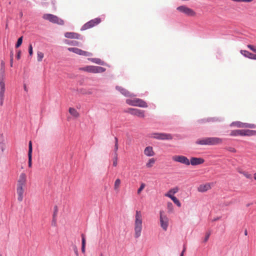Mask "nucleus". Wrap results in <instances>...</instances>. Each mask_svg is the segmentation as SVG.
<instances>
[{
	"label": "nucleus",
	"mask_w": 256,
	"mask_h": 256,
	"mask_svg": "<svg viewBox=\"0 0 256 256\" xmlns=\"http://www.w3.org/2000/svg\"><path fill=\"white\" fill-rule=\"evenodd\" d=\"M142 216L140 210L136 211L134 222V236L138 238L142 234Z\"/></svg>",
	"instance_id": "nucleus-1"
},
{
	"label": "nucleus",
	"mask_w": 256,
	"mask_h": 256,
	"mask_svg": "<svg viewBox=\"0 0 256 256\" xmlns=\"http://www.w3.org/2000/svg\"><path fill=\"white\" fill-rule=\"evenodd\" d=\"M26 174L24 173H22L18 181L16 187V192L18 195V200L20 202L23 200L24 193V188L26 186Z\"/></svg>",
	"instance_id": "nucleus-2"
},
{
	"label": "nucleus",
	"mask_w": 256,
	"mask_h": 256,
	"mask_svg": "<svg viewBox=\"0 0 256 256\" xmlns=\"http://www.w3.org/2000/svg\"><path fill=\"white\" fill-rule=\"evenodd\" d=\"M4 64H2V68H0V104L2 106L4 97V92L6 90L5 84H4Z\"/></svg>",
	"instance_id": "nucleus-3"
},
{
	"label": "nucleus",
	"mask_w": 256,
	"mask_h": 256,
	"mask_svg": "<svg viewBox=\"0 0 256 256\" xmlns=\"http://www.w3.org/2000/svg\"><path fill=\"white\" fill-rule=\"evenodd\" d=\"M42 18L44 20H48L52 23L57 24L60 25H63L64 24V21L62 20L52 14H44L42 16Z\"/></svg>",
	"instance_id": "nucleus-4"
},
{
	"label": "nucleus",
	"mask_w": 256,
	"mask_h": 256,
	"mask_svg": "<svg viewBox=\"0 0 256 256\" xmlns=\"http://www.w3.org/2000/svg\"><path fill=\"white\" fill-rule=\"evenodd\" d=\"M126 103L130 106L141 108H147L148 106L146 102L138 98L133 100L128 99L126 100Z\"/></svg>",
	"instance_id": "nucleus-5"
},
{
	"label": "nucleus",
	"mask_w": 256,
	"mask_h": 256,
	"mask_svg": "<svg viewBox=\"0 0 256 256\" xmlns=\"http://www.w3.org/2000/svg\"><path fill=\"white\" fill-rule=\"evenodd\" d=\"M82 70L91 73H102L106 71V68L98 66H88L81 68Z\"/></svg>",
	"instance_id": "nucleus-6"
},
{
	"label": "nucleus",
	"mask_w": 256,
	"mask_h": 256,
	"mask_svg": "<svg viewBox=\"0 0 256 256\" xmlns=\"http://www.w3.org/2000/svg\"><path fill=\"white\" fill-rule=\"evenodd\" d=\"M160 226L163 230L166 231L168 228L169 220L163 210H160Z\"/></svg>",
	"instance_id": "nucleus-7"
},
{
	"label": "nucleus",
	"mask_w": 256,
	"mask_h": 256,
	"mask_svg": "<svg viewBox=\"0 0 256 256\" xmlns=\"http://www.w3.org/2000/svg\"><path fill=\"white\" fill-rule=\"evenodd\" d=\"M176 10L188 16H196V12L192 9L184 5L178 6Z\"/></svg>",
	"instance_id": "nucleus-8"
},
{
	"label": "nucleus",
	"mask_w": 256,
	"mask_h": 256,
	"mask_svg": "<svg viewBox=\"0 0 256 256\" xmlns=\"http://www.w3.org/2000/svg\"><path fill=\"white\" fill-rule=\"evenodd\" d=\"M247 46L250 50L255 52L256 54H253L246 50H241L240 53L245 57L248 58L250 59L256 60V46L251 44H248Z\"/></svg>",
	"instance_id": "nucleus-9"
},
{
	"label": "nucleus",
	"mask_w": 256,
	"mask_h": 256,
	"mask_svg": "<svg viewBox=\"0 0 256 256\" xmlns=\"http://www.w3.org/2000/svg\"><path fill=\"white\" fill-rule=\"evenodd\" d=\"M101 22L100 18H96L85 24L82 28V30H86L98 24Z\"/></svg>",
	"instance_id": "nucleus-10"
},
{
	"label": "nucleus",
	"mask_w": 256,
	"mask_h": 256,
	"mask_svg": "<svg viewBox=\"0 0 256 256\" xmlns=\"http://www.w3.org/2000/svg\"><path fill=\"white\" fill-rule=\"evenodd\" d=\"M230 126H236L240 128H254L256 126L254 124L244 123L240 122H232L230 124Z\"/></svg>",
	"instance_id": "nucleus-11"
},
{
	"label": "nucleus",
	"mask_w": 256,
	"mask_h": 256,
	"mask_svg": "<svg viewBox=\"0 0 256 256\" xmlns=\"http://www.w3.org/2000/svg\"><path fill=\"white\" fill-rule=\"evenodd\" d=\"M172 160L174 161L178 162L187 166L190 164L189 160L186 157L183 156H172Z\"/></svg>",
	"instance_id": "nucleus-12"
},
{
	"label": "nucleus",
	"mask_w": 256,
	"mask_h": 256,
	"mask_svg": "<svg viewBox=\"0 0 256 256\" xmlns=\"http://www.w3.org/2000/svg\"><path fill=\"white\" fill-rule=\"evenodd\" d=\"M152 138L161 140H172V136L170 134L166 133H154L152 134Z\"/></svg>",
	"instance_id": "nucleus-13"
},
{
	"label": "nucleus",
	"mask_w": 256,
	"mask_h": 256,
	"mask_svg": "<svg viewBox=\"0 0 256 256\" xmlns=\"http://www.w3.org/2000/svg\"><path fill=\"white\" fill-rule=\"evenodd\" d=\"M127 112L131 114L136 116L140 118H144L145 116L144 111L136 108H129L127 110Z\"/></svg>",
	"instance_id": "nucleus-14"
},
{
	"label": "nucleus",
	"mask_w": 256,
	"mask_h": 256,
	"mask_svg": "<svg viewBox=\"0 0 256 256\" xmlns=\"http://www.w3.org/2000/svg\"><path fill=\"white\" fill-rule=\"evenodd\" d=\"M68 50L79 55H82L86 56H92V53L84 51L76 48H68Z\"/></svg>",
	"instance_id": "nucleus-15"
},
{
	"label": "nucleus",
	"mask_w": 256,
	"mask_h": 256,
	"mask_svg": "<svg viewBox=\"0 0 256 256\" xmlns=\"http://www.w3.org/2000/svg\"><path fill=\"white\" fill-rule=\"evenodd\" d=\"M116 90L119 91L122 94H123L125 96L132 97V96H134V95L133 94L131 93L130 92L128 91L127 90H126V88H124L122 86H116Z\"/></svg>",
	"instance_id": "nucleus-16"
},
{
	"label": "nucleus",
	"mask_w": 256,
	"mask_h": 256,
	"mask_svg": "<svg viewBox=\"0 0 256 256\" xmlns=\"http://www.w3.org/2000/svg\"><path fill=\"white\" fill-rule=\"evenodd\" d=\"M208 139L209 145H216L222 142V138L217 137H209Z\"/></svg>",
	"instance_id": "nucleus-17"
},
{
	"label": "nucleus",
	"mask_w": 256,
	"mask_h": 256,
	"mask_svg": "<svg viewBox=\"0 0 256 256\" xmlns=\"http://www.w3.org/2000/svg\"><path fill=\"white\" fill-rule=\"evenodd\" d=\"M211 188V184L210 183H206L202 184L199 186L198 188V190L200 192H204Z\"/></svg>",
	"instance_id": "nucleus-18"
},
{
	"label": "nucleus",
	"mask_w": 256,
	"mask_h": 256,
	"mask_svg": "<svg viewBox=\"0 0 256 256\" xmlns=\"http://www.w3.org/2000/svg\"><path fill=\"white\" fill-rule=\"evenodd\" d=\"M204 160L202 158H198L192 157L190 158V164L192 166H196L202 164L204 162Z\"/></svg>",
	"instance_id": "nucleus-19"
},
{
	"label": "nucleus",
	"mask_w": 256,
	"mask_h": 256,
	"mask_svg": "<svg viewBox=\"0 0 256 256\" xmlns=\"http://www.w3.org/2000/svg\"><path fill=\"white\" fill-rule=\"evenodd\" d=\"M32 142L31 141L29 142L28 143V167L31 168L32 165Z\"/></svg>",
	"instance_id": "nucleus-20"
},
{
	"label": "nucleus",
	"mask_w": 256,
	"mask_h": 256,
	"mask_svg": "<svg viewBox=\"0 0 256 256\" xmlns=\"http://www.w3.org/2000/svg\"><path fill=\"white\" fill-rule=\"evenodd\" d=\"M64 36L66 38H75V39H79L80 38V35L78 33L74 32H67L64 34Z\"/></svg>",
	"instance_id": "nucleus-21"
},
{
	"label": "nucleus",
	"mask_w": 256,
	"mask_h": 256,
	"mask_svg": "<svg viewBox=\"0 0 256 256\" xmlns=\"http://www.w3.org/2000/svg\"><path fill=\"white\" fill-rule=\"evenodd\" d=\"M179 190V188L178 187L176 186L172 188H171L170 190L166 194H165L164 196L166 197L170 198L171 196L172 198V196H174L173 195L176 193H177Z\"/></svg>",
	"instance_id": "nucleus-22"
},
{
	"label": "nucleus",
	"mask_w": 256,
	"mask_h": 256,
	"mask_svg": "<svg viewBox=\"0 0 256 256\" xmlns=\"http://www.w3.org/2000/svg\"><path fill=\"white\" fill-rule=\"evenodd\" d=\"M230 135L231 136H245L244 130H232Z\"/></svg>",
	"instance_id": "nucleus-23"
},
{
	"label": "nucleus",
	"mask_w": 256,
	"mask_h": 256,
	"mask_svg": "<svg viewBox=\"0 0 256 256\" xmlns=\"http://www.w3.org/2000/svg\"><path fill=\"white\" fill-rule=\"evenodd\" d=\"M144 154L148 156H152L154 155V152L152 146H147L144 150Z\"/></svg>",
	"instance_id": "nucleus-24"
},
{
	"label": "nucleus",
	"mask_w": 256,
	"mask_h": 256,
	"mask_svg": "<svg viewBox=\"0 0 256 256\" xmlns=\"http://www.w3.org/2000/svg\"><path fill=\"white\" fill-rule=\"evenodd\" d=\"M196 144L200 145H209L208 138H204L198 140Z\"/></svg>",
	"instance_id": "nucleus-25"
},
{
	"label": "nucleus",
	"mask_w": 256,
	"mask_h": 256,
	"mask_svg": "<svg viewBox=\"0 0 256 256\" xmlns=\"http://www.w3.org/2000/svg\"><path fill=\"white\" fill-rule=\"evenodd\" d=\"M69 112L71 115H72L74 118H78L80 116L79 113L78 111L74 108H69Z\"/></svg>",
	"instance_id": "nucleus-26"
},
{
	"label": "nucleus",
	"mask_w": 256,
	"mask_h": 256,
	"mask_svg": "<svg viewBox=\"0 0 256 256\" xmlns=\"http://www.w3.org/2000/svg\"><path fill=\"white\" fill-rule=\"evenodd\" d=\"M156 162V160L154 158H152L148 160L146 164V166L148 168H152Z\"/></svg>",
	"instance_id": "nucleus-27"
},
{
	"label": "nucleus",
	"mask_w": 256,
	"mask_h": 256,
	"mask_svg": "<svg viewBox=\"0 0 256 256\" xmlns=\"http://www.w3.org/2000/svg\"><path fill=\"white\" fill-rule=\"evenodd\" d=\"M90 60L92 62L98 64L104 65V61L98 58H90Z\"/></svg>",
	"instance_id": "nucleus-28"
},
{
	"label": "nucleus",
	"mask_w": 256,
	"mask_h": 256,
	"mask_svg": "<svg viewBox=\"0 0 256 256\" xmlns=\"http://www.w3.org/2000/svg\"><path fill=\"white\" fill-rule=\"evenodd\" d=\"M245 136H252L256 135V130H244Z\"/></svg>",
	"instance_id": "nucleus-29"
},
{
	"label": "nucleus",
	"mask_w": 256,
	"mask_h": 256,
	"mask_svg": "<svg viewBox=\"0 0 256 256\" xmlns=\"http://www.w3.org/2000/svg\"><path fill=\"white\" fill-rule=\"evenodd\" d=\"M120 182H121V181H120V179H119V178H117L115 180L114 184V190H118L119 188H120Z\"/></svg>",
	"instance_id": "nucleus-30"
},
{
	"label": "nucleus",
	"mask_w": 256,
	"mask_h": 256,
	"mask_svg": "<svg viewBox=\"0 0 256 256\" xmlns=\"http://www.w3.org/2000/svg\"><path fill=\"white\" fill-rule=\"evenodd\" d=\"M170 198L173 201V202L178 207L181 206V203L180 200L176 197L172 196V198L170 196Z\"/></svg>",
	"instance_id": "nucleus-31"
},
{
	"label": "nucleus",
	"mask_w": 256,
	"mask_h": 256,
	"mask_svg": "<svg viewBox=\"0 0 256 256\" xmlns=\"http://www.w3.org/2000/svg\"><path fill=\"white\" fill-rule=\"evenodd\" d=\"M114 154H118L117 151L118 148V139L116 137L114 138Z\"/></svg>",
	"instance_id": "nucleus-32"
},
{
	"label": "nucleus",
	"mask_w": 256,
	"mask_h": 256,
	"mask_svg": "<svg viewBox=\"0 0 256 256\" xmlns=\"http://www.w3.org/2000/svg\"><path fill=\"white\" fill-rule=\"evenodd\" d=\"M37 56L38 62H41L44 56V54L41 52H38Z\"/></svg>",
	"instance_id": "nucleus-33"
},
{
	"label": "nucleus",
	"mask_w": 256,
	"mask_h": 256,
	"mask_svg": "<svg viewBox=\"0 0 256 256\" xmlns=\"http://www.w3.org/2000/svg\"><path fill=\"white\" fill-rule=\"evenodd\" d=\"M232 2H244V3H250L254 1V0H230Z\"/></svg>",
	"instance_id": "nucleus-34"
},
{
	"label": "nucleus",
	"mask_w": 256,
	"mask_h": 256,
	"mask_svg": "<svg viewBox=\"0 0 256 256\" xmlns=\"http://www.w3.org/2000/svg\"><path fill=\"white\" fill-rule=\"evenodd\" d=\"M167 208L168 210V212H172L174 210V206L172 202H168L167 203Z\"/></svg>",
	"instance_id": "nucleus-35"
},
{
	"label": "nucleus",
	"mask_w": 256,
	"mask_h": 256,
	"mask_svg": "<svg viewBox=\"0 0 256 256\" xmlns=\"http://www.w3.org/2000/svg\"><path fill=\"white\" fill-rule=\"evenodd\" d=\"M22 38H23L22 36H21L20 38H18V42H17L16 44V48H18L22 44Z\"/></svg>",
	"instance_id": "nucleus-36"
},
{
	"label": "nucleus",
	"mask_w": 256,
	"mask_h": 256,
	"mask_svg": "<svg viewBox=\"0 0 256 256\" xmlns=\"http://www.w3.org/2000/svg\"><path fill=\"white\" fill-rule=\"evenodd\" d=\"M146 186V184H145L144 183H142L141 184H140V187L139 188L138 190V194H140V192H142V191L144 189V188H145Z\"/></svg>",
	"instance_id": "nucleus-37"
},
{
	"label": "nucleus",
	"mask_w": 256,
	"mask_h": 256,
	"mask_svg": "<svg viewBox=\"0 0 256 256\" xmlns=\"http://www.w3.org/2000/svg\"><path fill=\"white\" fill-rule=\"evenodd\" d=\"M113 166H116L118 164V154H114L113 158Z\"/></svg>",
	"instance_id": "nucleus-38"
},
{
	"label": "nucleus",
	"mask_w": 256,
	"mask_h": 256,
	"mask_svg": "<svg viewBox=\"0 0 256 256\" xmlns=\"http://www.w3.org/2000/svg\"><path fill=\"white\" fill-rule=\"evenodd\" d=\"M82 236V246H86V238L84 234H81Z\"/></svg>",
	"instance_id": "nucleus-39"
},
{
	"label": "nucleus",
	"mask_w": 256,
	"mask_h": 256,
	"mask_svg": "<svg viewBox=\"0 0 256 256\" xmlns=\"http://www.w3.org/2000/svg\"><path fill=\"white\" fill-rule=\"evenodd\" d=\"M241 174H242L247 178H252V175L250 174H248V172H242Z\"/></svg>",
	"instance_id": "nucleus-40"
},
{
	"label": "nucleus",
	"mask_w": 256,
	"mask_h": 256,
	"mask_svg": "<svg viewBox=\"0 0 256 256\" xmlns=\"http://www.w3.org/2000/svg\"><path fill=\"white\" fill-rule=\"evenodd\" d=\"M28 53L30 56L33 54L32 46L31 44H30L28 46Z\"/></svg>",
	"instance_id": "nucleus-41"
},
{
	"label": "nucleus",
	"mask_w": 256,
	"mask_h": 256,
	"mask_svg": "<svg viewBox=\"0 0 256 256\" xmlns=\"http://www.w3.org/2000/svg\"><path fill=\"white\" fill-rule=\"evenodd\" d=\"M0 144H4V137L2 134L0 135Z\"/></svg>",
	"instance_id": "nucleus-42"
},
{
	"label": "nucleus",
	"mask_w": 256,
	"mask_h": 256,
	"mask_svg": "<svg viewBox=\"0 0 256 256\" xmlns=\"http://www.w3.org/2000/svg\"><path fill=\"white\" fill-rule=\"evenodd\" d=\"M228 150L232 152H236V150L234 148L232 147L228 148Z\"/></svg>",
	"instance_id": "nucleus-43"
},
{
	"label": "nucleus",
	"mask_w": 256,
	"mask_h": 256,
	"mask_svg": "<svg viewBox=\"0 0 256 256\" xmlns=\"http://www.w3.org/2000/svg\"><path fill=\"white\" fill-rule=\"evenodd\" d=\"M13 63V54L12 53L10 55V66H12Z\"/></svg>",
	"instance_id": "nucleus-44"
},
{
	"label": "nucleus",
	"mask_w": 256,
	"mask_h": 256,
	"mask_svg": "<svg viewBox=\"0 0 256 256\" xmlns=\"http://www.w3.org/2000/svg\"><path fill=\"white\" fill-rule=\"evenodd\" d=\"M78 44H79L78 42L74 41V42H72L71 43V44L74 45V46H78Z\"/></svg>",
	"instance_id": "nucleus-45"
},
{
	"label": "nucleus",
	"mask_w": 256,
	"mask_h": 256,
	"mask_svg": "<svg viewBox=\"0 0 256 256\" xmlns=\"http://www.w3.org/2000/svg\"><path fill=\"white\" fill-rule=\"evenodd\" d=\"M20 54H21V52L20 51H18V54H17V55H16V58L18 60L20 58Z\"/></svg>",
	"instance_id": "nucleus-46"
},
{
	"label": "nucleus",
	"mask_w": 256,
	"mask_h": 256,
	"mask_svg": "<svg viewBox=\"0 0 256 256\" xmlns=\"http://www.w3.org/2000/svg\"><path fill=\"white\" fill-rule=\"evenodd\" d=\"M210 234H208L206 236V238H205V240H204V241L205 242H206L208 240V239L209 238V236H210Z\"/></svg>",
	"instance_id": "nucleus-47"
},
{
	"label": "nucleus",
	"mask_w": 256,
	"mask_h": 256,
	"mask_svg": "<svg viewBox=\"0 0 256 256\" xmlns=\"http://www.w3.org/2000/svg\"><path fill=\"white\" fill-rule=\"evenodd\" d=\"M1 149L2 152H4V144H1Z\"/></svg>",
	"instance_id": "nucleus-48"
},
{
	"label": "nucleus",
	"mask_w": 256,
	"mask_h": 256,
	"mask_svg": "<svg viewBox=\"0 0 256 256\" xmlns=\"http://www.w3.org/2000/svg\"><path fill=\"white\" fill-rule=\"evenodd\" d=\"M85 247L86 246H82V252L84 254L85 252Z\"/></svg>",
	"instance_id": "nucleus-49"
},
{
	"label": "nucleus",
	"mask_w": 256,
	"mask_h": 256,
	"mask_svg": "<svg viewBox=\"0 0 256 256\" xmlns=\"http://www.w3.org/2000/svg\"><path fill=\"white\" fill-rule=\"evenodd\" d=\"M74 252H75L76 254V256H78V249L76 248H74Z\"/></svg>",
	"instance_id": "nucleus-50"
},
{
	"label": "nucleus",
	"mask_w": 256,
	"mask_h": 256,
	"mask_svg": "<svg viewBox=\"0 0 256 256\" xmlns=\"http://www.w3.org/2000/svg\"><path fill=\"white\" fill-rule=\"evenodd\" d=\"M186 249V248L185 246H184V250H182V254H180V256H183L184 252L185 251Z\"/></svg>",
	"instance_id": "nucleus-51"
},
{
	"label": "nucleus",
	"mask_w": 256,
	"mask_h": 256,
	"mask_svg": "<svg viewBox=\"0 0 256 256\" xmlns=\"http://www.w3.org/2000/svg\"><path fill=\"white\" fill-rule=\"evenodd\" d=\"M254 178L255 180H256V172L254 174Z\"/></svg>",
	"instance_id": "nucleus-52"
},
{
	"label": "nucleus",
	"mask_w": 256,
	"mask_h": 256,
	"mask_svg": "<svg viewBox=\"0 0 256 256\" xmlns=\"http://www.w3.org/2000/svg\"><path fill=\"white\" fill-rule=\"evenodd\" d=\"M244 234H245V236H246L248 234L247 230H245V231H244Z\"/></svg>",
	"instance_id": "nucleus-53"
},
{
	"label": "nucleus",
	"mask_w": 256,
	"mask_h": 256,
	"mask_svg": "<svg viewBox=\"0 0 256 256\" xmlns=\"http://www.w3.org/2000/svg\"><path fill=\"white\" fill-rule=\"evenodd\" d=\"M24 90H25L26 91H27V89H26V85H24Z\"/></svg>",
	"instance_id": "nucleus-54"
},
{
	"label": "nucleus",
	"mask_w": 256,
	"mask_h": 256,
	"mask_svg": "<svg viewBox=\"0 0 256 256\" xmlns=\"http://www.w3.org/2000/svg\"><path fill=\"white\" fill-rule=\"evenodd\" d=\"M231 204L230 202H229V203L228 204H227L226 205H228V204Z\"/></svg>",
	"instance_id": "nucleus-55"
},
{
	"label": "nucleus",
	"mask_w": 256,
	"mask_h": 256,
	"mask_svg": "<svg viewBox=\"0 0 256 256\" xmlns=\"http://www.w3.org/2000/svg\"><path fill=\"white\" fill-rule=\"evenodd\" d=\"M22 16V14H20V16Z\"/></svg>",
	"instance_id": "nucleus-56"
},
{
	"label": "nucleus",
	"mask_w": 256,
	"mask_h": 256,
	"mask_svg": "<svg viewBox=\"0 0 256 256\" xmlns=\"http://www.w3.org/2000/svg\"><path fill=\"white\" fill-rule=\"evenodd\" d=\"M22 16V14H20V16Z\"/></svg>",
	"instance_id": "nucleus-57"
},
{
	"label": "nucleus",
	"mask_w": 256,
	"mask_h": 256,
	"mask_svg": "<svg viewBox=\"0 0 256 256\" xmlns=\"http://www.w3.org/2000/svg\"><path fill=\"white\" fill-rule=\"evenodd\" d=\"M256 204V202H255Z\"/></svg>",
	"instance_id": "nucleus-58"
}]
</instances>
